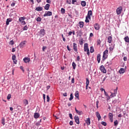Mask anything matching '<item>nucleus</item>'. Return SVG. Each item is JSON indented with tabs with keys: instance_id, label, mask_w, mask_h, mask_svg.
I'll use <instances>...</instances> for the list:
<instances>
[{
	"instance_id": "obj_26",
	"label": "nucleus",
	"mask_w": 129,
	"mask_h": 129,
	"mask_svg": "<svg viewBox=\"0 0 129 129\" xmlns=\"http://www.w3.org/2000/svg\"><path fill=\"white\" fill-rule=\"evenodd\" d=\"M124 40L126 43H129V38L128 36H126L124 38Z\"/></svg>"
},
{
	"instance_id": "obj_47",
	"label": "nucleus",
	"mask_w": 129,
	"mask_h": 129,
	"mask_svg": "<svg viewBox=\"0 0 129 129\" xmlns=\"http://www.w3.org/2000/svg\"><path fill=\"white\" fill-rule=\"evenodd\" d=\"M98 104H99V101L97 100L96 101V108L98 109Z\"/></svg>"
},
{
	"instance_id": "obj_25",
	"label": "nucleus",
	"mask_w": 129,
	"mask_h": 129,
	"mask_svg": "<svg viewBox=\"0 0 129 129\" xmlns=\"http://www.w3.org/2000/svg\"><path fill=\"white\" fill-rule=\"evenodd\" d=\"M49 8H50V5L49 4H46L45 7H44V9L45 10H46V11H48L49 10Z\"/></svg>"
},
{
	"instance_id": "obj_8",
	"label": "nucleus",
	"mask_w": 129,
	"mask_h": 129,
	"mask_svg": "<svg viewBox=\"0 0 129 129\" xmlns=\"http://www.w3.org/2000/svg\"><path fill=\"white\" fill-rule=\"evenodd\" d=\"M91 16H92V11L90 10L88 11L87 16L86 17L89 18V20H91Z\"/></svg>"
},
{
	"instance_id": "obj_7",
	"label": "nucleus",
	"mask_w": 129,
	"mask_h": 129,
	"mask_svg": "<svg viewBox=\"0 0 129 129\" xmlns=\"http://www.w3.org/2000/svg\"><path fill=\"white\" fill-rule=\"evenodd\" d=\"M95 30H96L97 31H98L99 29H100V26L98 23H95L94 25Z\"/></svg>"
},
{
	"instance_id": "obj_56",
	"label": "nucleus",
	"mask_w": 129,
	"mask_h": 129,
	"mask_svg": "<svg viewBox=\"0 0 129 129\" xmlns=\"http://www.w3.org/2000/svg\"><path fill=\"white\" fill-rule=\"evenodd\" d=\"M69 124L70 125H73V121H70V123H69Z\"/></svg>"
},
{
	"instance_id": "obj_53",
	"label": "nucleus",
	"mask_w": 129,
	"mask_h": 129,
	"mask_svg": "<svg viewBox=\"0 0 129 129\" xmlns=\"http://www.w3.org/2000/svg\"><path fill=\"white\" fill-rule=\"evenodd\" d=\"M19 22L22 23L23 22V21H24V20L22 18V17H20L19 19Z\"/></svg>"
},
{
	"instance_id": "obj_13",
	"label": "nucleus",
	"mask_w": 129,
	"mask_h": 129,
	"mask_svg": "<svg viewBox=\"0 0 129 129\" xmlns=\"http://www.w3.org/2000/svg\"><path fill=\"white\" fill-rule=\"evenodd\" d=\"M25 63H29L30 62V61H31V59L29 57H25L23 59Z\"/></svg>"
},
{
	"instance_id": "obj_18",
	"label": "nucleus",
	"mask_w": 129,
	"mask_h": 129,
	"mask_svg": "<svg viewBox=\"0 0 129 129\" xmlns=\"http://www.w3.org/2000/svg\"><path fill=\"white\" fill-rule=\"evenodd\" d=\"M100 54H98L97 56V60L98 61V63H100Z\"/></svg>"
},
{
	"instance_id": "obj_41",
	"label": "nucleus",
	"mask_w": 129,
	"mask_h": 129,
	"mask_svg": "<svg viewBox=\"0 0 129 129\" xmlns=\"http://www.w3.org/2000/svg\"><path fill=\"white\" fill-rule=\"evenodd\" d=\"M107 78V76H105V77L103 78V80L102 81V83H103L106 80V79Z\"/></svg>"
},
{
	"instance_id": "obj_21",
	"label": "nucleus",
	"mask_w": 129,
	"mask_h": 129,
	"mask_svg": "<svg viewBox=\"0 0 129 129\" xmlns=\"http://www.w3.org/2000/svg\"><path fill=\"white\" fill-rule=\"evenodd\" d=\"M23 103L25 106H26L27 104H29V101L27 99L23 100Z\"/></svg>"
},
{
	"instance_id": "obj_48",
	"label": "nucleus",
	"mask_w": 129,
	"mask_h": 129,
	"mask_svg": "<svg viewBox=\"0 0 129 129\" xmlns=\"http://www.w3.org/2000/svg\"><path fill=\"white\" fill-rule=\"evenodd\" d=\"M97 45H100V44L101 43V41H100V39L97 40Z\"/></svg>"
},
{
	"instance_id": "obj_20",
	"label": "nucleus",
	"mask_w": 129,
	"mask_h": 129,
	"mask_svg": "<svg viewBox=\"0 0 129 129\" xmlns=\"http://www.w3.org/2000/svg\"><path fill=\"white\" fill-rule=\"evenodd\" d=\"M35 11H37V12H41V11H43V7H37L35 9Z\"/></svg>"
},
{
	"instance_id": "obj_57",
	"label": "nucleus",
	"mask_w": 129,
	"mask_h": 129,
	"mask_svg": "<svg viewBox=\"0 0 129 129\" xmlns=\"http://www.w3.org/2000/svg\"><path fill=\"white\" fill-rule=\"evenodd\" d=\"M77 61H80V56H78L77 57Z\"/></svg>"
},
{
	"instance_id": "obj_11",
	"label": "nucleus",
	"mask_w": 129,
	"mask_h": 129,
	"mask_svg": "<svg viewBox=\"0 0 129 129\" xmlns=\"http://www.w3.org/2000/svg\"><path fill=\"white\" fill-rule=\"evenodd\" d=\"M86 123H87V125H90L91 121L90 118H87L85 120Z\"/></svg>"
},
{
	"instance_id": "obj_5",
	"label": "nucleus",
	"mask_w": 129,
	"mask_h": 129,
	"mask_svg": "<svg viewBox=\"0 0 129 129\" xmlns=\"http://www.w3.org/2000/svg\"><path fill=\"white\" fill-rule=\"evenodd\" d=\"M116 90H114V93H111V95H110V96H108V98L107 99V100H108V99H110V98H112V97H114V96H115V94L116 93Z\"/></svg>"
},
{
	"instance_id": "obj_45",
	"label": "nucleus",
	"mask_w": 129,
	"mask_h": 129,
	"mask_svg": "<svg viewBox=\"0 0 129 129\" xmlns=\"http://www.w3.org/2000/svg\"><path fill=\"white\" fill-rule=\"evenodd\" d=\"M46 99L47 102H49V101H50V97H49V95L46 96Z\"/></svg>"
},
{
	"instance_id": "obj_39",
	"label": "nucleus",
	"mask_w": 129,
	"mask_h": 129,
	"mask_svg": "<svg viewBox=\"0 0 129 129\" xmlns=\"http://www.w3.org/2000/svg\"><path fill=\"white\" fill-rule=\"evenodd\" d=\"M37 22H41L42 21V19L40 17H38L36 19Z\"/></svg>"
},
{
	"instance_id": "obj_43",
	"label": "nucleus",
	"mask_w": 129,
	"mask_h": 129,
	"mask_svg": "<svg viewBox=\"0 0 129 129\" xmlns=\"http://www.w3.org/2000/svg\"><path fill=\"white\" fill-rule=\"evenodd\" d=\"M80 45H83V39H81L79 41Z\"/></svg>"
},
{
	"instance_id": "obj_51",
	"label": "nucleus",
	"mask_w": 129,
	"mask_h": 129,
	"mask_svg": "<svg viewBox=\"0 0 129 129\" xmlns=\"http://www.w3.org/2000/svg\"><path fill=\"white\" fill-rule=\"evenodd\" d=\"M21 24H22V25H23V26H25V25H26V21L23 20V21L21 22Z\"/></svg>"
},
{
	"instance_id": "obj_4",
	"label": "nucleus",
	"mask_w": 129,
	"mask_h": 129,
	"mask_svg": "<svg viewBox=\"0 0 129 129\" xmlns=\"http://www.w3.org/2000/svg\"><path fill=\"white\" fill-rule=\"evenodd\" d=\"M101 72H102V73H106V70L105 69V68L104 67V66L103 65H101L100 67V68H99Z\"/></svg>"
},
{
	"instance_id": "obj_32",
	"label": "nucleus",
	"mask_w": 129,
	"mask_h": 129,
	"mask_svg": "<svg viewBox=\"0 0 129 129\" xmlns=\"http://www.w3.org/2000/svg\"><path fill=\"white\" fill-rule=\"evenodd\" d=\"M2 123L3 124V125H5V124H6V122H5V118L4 117L2 119Z\"/></svg>"
},
{
	"instance_id": "obj_59",
	"label": "nucleus",
	"mask_w": 129,
	"mask_h": 129,
	"mask_svg": "<svg viewBox=\"0 0 129 129\" xmlns=\"http://www.w3.org/2000/svg\"><path fill=\"white\" fill-rule=\"evenodd\" d=\"M67 48L68 51H71V49L69 47V45H67Z\"/></svg>"
},
{
	"instance_id": "obj_33",
	"label": "nucleus",
	"mask_w": 129,
	"mask_h": 129,
	"mask_svg": "<svg viewBox=\"0 0 129 129\" xmlns=\"http://www.w3.org/2000/svg\"><path fill=\"white\" fill-rule=\"evenodd\" d=\"M86 85H87H87H89V79H88V78H87L86 79Z\"/></svg>"
},
{
	"instance_id": "obj_2",
	"label": "nucleus",
	"mask_w": 129,
	"mask_h": 129,
	"mask_svg": "<svg viewBox=\"0 0 129 129\" xmlns=\"http://www.w3.org/2000/svg\"><path fill=\"white\" fill-rule=\"evenodd\" d=\"M39 33V36H40V37H44V36H45V35H46V32H45V29H41L40 30Z\"/></svg>"
},
{
	"instance_id": "obj_15",
	"label": "nucleus",
	"mask_w": 129,
	"mask_h": 129,
	"mask_svg": "<svg viewBox=\"0 0 129 129\" xmlns=\"http://www.w3.org/2000/svg\"><path fill=\"white\" fill-rule=\"evenodd\" d=\"M74 119L76 122V123H77V124H79L80 122H79V117L78 116H75L74 117Z\"/></svg>"
},
{
	"instance_id": "obj_58",
	"label": "nucleus",
	"mask_w": 129,
	"mask_h": 129,
	"mask_svg": "<svg viewBox=\"0 0 129 129\" xmlns=\"http://www.w3.org/2000/svg\"><path fill=\"white\" fill-rule=\"evenodd\" d=\"M104 94L105 96H106L108 97V96H108V94H107V93H106V92L105 91H104Z\"/></svg>"
},
{
	"instance_id": "obj_44",
	"label": "nucleus",
	"mask_w": 129,
	"mask_h": 129,
	"mask_svg": "<svg viewBox=\"0 0 129 129\" xmlns=\"http://www.w3.org/2000/svg\"><path fill=\"white\" fill-rule=\"evenodd\" d=\"M46 49H47V46H43V47H42V51L43 52H45V50H46Z\"/></svg>"
},
{
	"instance_id": "obj_36",
	"label": "nucleus",
	"mask_w": 129,
	"mask_h": 129,
	"mask_svg": "<svg viewBox=\"0 0 129 129\" xmlns=\"http://www.w3.org/2000/svg\"><path fill=\"white\" fill-rule=\"evenodd\" d=\"M101 124H102V125H104V126H106V125H107V123L105 122H104V121H102V122H101Z\"/></svg>"
},
{
	"instance_id": "obj_3",
	"label": "nucleus",
	"mask_w": 129,
	"mask_h": 129,
	"mask_svg": "<svg viewBox=\"0 0 129 129\" xmlns=\"http://www.w3.org/2000/svg\"><path fill=\"white\" fill-rule=\"evenodd\" d=\"M122 12V7H119V8H117L116 10V13L117 15H120Z\"/></svg>"
},
{
	"instance_id": "obj_22",
	"label": "nucleus",
	"mask_w": 129,
	"mask_h": 129,
	"mask_svg": "<svg viewBox=\"0 0 129 129\" xmlns=\"http://www.w3.org/2000/svg\"><path fill=\"white\" fill-rule=\"evenodd\" d=\"M119 73H120V74H123V73H124V69L121 68L119 71Z\"/></svg>"
},
{
	"instance_id": "obj_38",
	"label": "nucleus",
	"mask_w": 129,
	"mask_h": 129,
	"mask_svg": "<svg viewBox=\"0 0 129 129\" xmlns=\"http://www.w3.org/2000/svg\"><path fill=\"white\" fill-rule=\"evenodd\" d=\"M88 19H89V18L88 17L86 16V20H85L86 23H89V20Z\"/></svg>"
},
{
	"instance_id": "obj_17",
	"label": "nucleus",
	"mask_w": 129,
	"mask_h": 129,
	"mask_svg": "<svg viewBox=\"0 0 129 129\" xmlns=\"http://www.w3.org/2000/svg\"><path fill=\"white\" fill-rule=\"evenodd\" d=\"M12 18L7 19V21H6L7 26H9V25H10V23H11V22H12Z\"/></svg>"
},
{
	"instance_id": "obj_12",
	"label": "nucleus",
	"mask_w": 129,
	"mask_h": 129,
	"mask_svg": "<svg viewBox=\"0 0 129 129\" xmlns=\"http://www.w3.org/2000/svg\"><path fill=\"white\" fill-rule=\"evenodd\" d=\"M75 110L76 113H77V114H79V115H81V114H83V112H82V111H79L77 110L76 107H75Z\"/></svg>"
},
{
	"instance_id": "obj_40",
	"label": "nucleus",
	"mask_w": 129,
	"mask_h": 129,
	"mask_svg": "<svg viewBox=\"0 0 129 129\" xmlns=\"http://www.w3.org/2000/svg\"><path fill=\"white\" fill-rule=\"evenodd\" d=\"M28 26L27 25H26L24 27L23 30V31H27V30H28Z\"/></svg>"
},
{
	"instance_id": "obj_54",
	"label": "nucleus",
	"mask_w": 129,
	"mask_h": 129,
	"mask_svg": "<svg viewBox=\"0 0 129 129\" xmlns=\"http://www.w3.org/2000/svg\"><path fill=\"white\" fill-rule=\"evenodd\" d=\"M69 115V117H70L71 119H73V117H72V114L70 113Z\"/></svg>"
},
{
	"instance_id": "obj_60",
	"label": "nucleus",
	"mask_w": 129,
	"mask_h": 129,
	"mask_svg": "<svg viewBox=\"0 0 129 129\" xmlns=\"http://www.w3.org/2000/svg\"><path fill=\"white\" fill-rule=\"evenodd\" d=\"M87 54L88 55V56H89V55H90V52H89V50H87Z\"/></svg>"
},
{
	"instance_id": "obj_61",
	"label": "nucleus",
	"mask_w": 129,
	"mask_h": 129,
	"mask_svg": "<svg viewBox=\"0 0 129 129\" xmlns=\"http://www.w3.org/2000/svg\"><path fill=\"white\" fill-rule=\"evenodd\" d=\"M123 60H124V61H127V57H126V56H124L123 57Z\"/></svg>"
},
{
	"instance_id": "obj_28",
	"label": "nucleus",
	"mask_w": 129,
	"mask_h": 129,
	"mask_svg": "<svg viewBox=\"0 0 129 129\" xmlns=\"http://www.w3.org/2000/svg\"><path fill=\"white\" fill-rule=\"evenodd\" d=\"M72 66H73V69L74 70H75V69H76L77 65L74 61L72 63Z\"/></svg>"
},
{
	"instance_id": "obj_37",
	"label": "nucleus",
	"mask_w": 129,
	"mask_h": 129,
	"mask_svg": "<svg viewBox=\"0 0 129 129\" xmlns=\"http://www.w3.org/2000/svg\"><path fill=\"white\" fill-rule=\"evenodd\" d=\"M11 97H12V95H11V94H9L7 96V99H8V100H10Z\"/></svg>"
},
{
	"instance_id": "obj_23",
	"label": "nucleus",
	"mask_w": 129,
	"mask_h": 129,
	"mask_svg": "<svg viewBox=\"0 0 129 129\" xmlns=\"http://www.w3.org/2000/svg\"><path fill=\"white\" fill-rule=\"evenodd\" d=\"M75 97L78 99H79V92H78V91H76Z\"/></svg>"
},
{
	"instance_id": "obj_34",
	"label": "nucleus",
	"mask_w": 129,
	"mask_h": 129,
	"mask_svg": "<svg viewBox=\"0 0 129 129\" xmlns=\"http://www.w3.org/2000/svg\"><path fill=\"white\" fill-rule=\"evenodd\" d=\"M60 12L62 15H64L65 14V10L63 8H61Z\"/></svg>"
},
{
	"instance_id": "obj_10",
	"label": "nucleus",
	"mask_w": 129,
	"mask_h": 129,
	"mask_svg": "<svg viewBox=\"0 0 129 129\" xmlns=\"http://www.w3.org/2000/svg\"><path fill=\"white\" fill-rule=\"evenodd\" d=\"M73 49L75 50V52L78 53V50H77V44L75 43H73Z\"/></svg>"
},
{
	"instance_id": "obj_29",
	"label": "nucleus",
	"mask_w": 129,
	"mask_h": 129,
	"mask_svg": "<svg viewBox=\"0 0 129 129\" xmlns=\"http://www.w3.org/2000/svg\"><path fill=\"white\" fill-rule=\"evenodd\" d=\"M81 4L82 7H85L86 6V2L85 1H82Z\"/></svg>"
},
{
	"instance_id": "obj_62",
	"label": "nucleus",
	"mask_w": 129,
	"mask_h": 129,
	"mask_svg": "<svg viewBox=\"0 0 129 129\" xmlns=\"http://www.w3.org/2000/svg\"><path fill=\"white\" fill-rule=\"evenodd\" d=\"M113 48L114 47H110L109 48V49L110 50V51H112L113 50Z\"/></svg>"
},
{
	"instance_id": "obj_50",
	"label": "nucleus",
	"mask_w": 129,
	"mask_h": 129,
	"mask_svg": "<svg viewBox=\"0 0 129 129\" xmlns=\"http://www.w3.org/2000/svg\"><path fill=\"white\" fill-rule=\"evenodd\" d=\"M43 98L44 101H45L46 100V95H45V94H43Z\"/></svg>"
},
{
	"instance_id": "obj_27",
	"label": "nucleus",
	"mask_w": 129,
	"mask_h": 129,
	"mask_svg": "<svg viewBox=\"0 0 129 129\" xmlns=\"http://www.w3.org/2000/svg\"><path fill=\"white\" fill-rule=\"evenodd\" d=\"M80 28H83V26H84V23L83 22H79Z\"/></svg>"
},
{
	"instance_id": "obj_6",
	"label": "nucleus",
	"mask_w": 129,
	"mask_h": 129,
	"mask_svg": "<svg viewBox=\"0 0 129 129\" xmlns=\"http://www.w3.org/2000/svg\"><path fill=\"white\" fill-rule=\"evenodd\" d=\"M52 15V12L50 11L45 12V14L43 15V17H49Z\"/></svg>"
},
{
	"instance_id": "obj_55",
	"label": "nucleus",
	"mask_w": 129,
	"mask_h": 129,
	"mask_svg": "<svg viewBox=\"0 0 129 129\" xmlns=\"http://www.w3.org/2000/svg\"><path fill=\"white\" fill-rule=\"evenodd\" d=\"M16 5V3H12L11 4V6L12 7H15V6Z\"/></svg>"
},
{
	"instance_id": "obj_31",
	"label": "nucleus",
	"mask_w": 129,
	"mask_h": 129,
	"mask_svg": "<svg viewBox=\"0 0 129 129\" xmlns=\"http://www.w3.org/2000/svg\"><path fill=\"white\" fill-rule=\"evenodd\" d=\"M73 98H74V97L73 96V94L72 93L70 95V98H69V100L71 101V100H72Z\"/></svg>"
},
{
	"instance_id": "obj_64",
	"label": "nucleus",
	"mask_w": 129,
	"mask_h": 129,
	"mask_svg": "<svg viewBox=\"0 0 129 129\" xmlns=\"http://www.w3.org/2000/svg\"><path fill=\"white\" fill-rule=\"evenodd\" d=\"M74 82H75V79H74V78H73L72 79V83H74Z\"/></svg>"
},
{
	"instance_id": "obj_14",
	"label": "nucleus",
	"mask_w": 129,
	"mask_h": 129,
	"mask_svg": "<svg viewBox=\"0 0 129 129\" xmlns=\"http://www.w3.org/2000/svg\"><path fill=\"white\" fill-rule=\"evenodd\" d=\"M25 44H26V41H23L20 43L19 44L20 48H24V46H25Z\"/></svg>"
},
{
	"instance_id": "obj_42",
	"label": "nucleus",
	"mask_w": 129,
	"mask_h": 129,
	"mask_svg": "<svg viewBox=\"0 0 129 129\" xmlns=\"http://www.w3.org/2000/svg\"><path fill=\"white\" fill-rule=\"evenodd\" d=\"M10 45H14L15 44V42H14V40H11L9 42Z\"/></svg>"
},
{
	"instance_id": "obj_19",
	"label": "nucleus",
	"mask_w": 129,
	"mask_h": 129,
	"mask_svg": "<svg viewBox=\"0 0 129 129\" xmlns=\"http://www.w3.org/2000/svg\"><path fill=\"white\" fill-rule=\"evenodd\" d=\"M34 117V118H39V117H40V114L38 113H35Z\"/></svg>"
},
{
	"instance_id": "obj_63",
	"label": "nucleus",
	"mask_w": 129,
	"mask_h": 129,
	"mask_svg": "<svg viewBox=\"0 0 129 129\" xmlns=\"http://www.w3.org/2000/svg\"><path fill=\"white\" fill-rule=\"evenodd\" d=\"M46 3L47 4H51V0H46Z\"/></svg>"
},
{
	"instance_id": "obj_30",
	"label": "nucleus",
	"mask_w": 129,
	"mask_h": 129,
	"mask_svg": "<svg viewBox=\"0 0 129 129\" xmlns=\"http://www.w3.org/2000/svg\"><path fill=\"white\" fill-rule=\"evenodd\" d=\"M90 53H93V52H94V48H93V46L90 47Z\"/></svg>"
},
{
	"instance_id": "obj_1",
	"label": "nucleus",
	"mask_w": 129,
	"mask_h": 129,
	"mask_svg": "<svg viewBox=\"0 0 129 129\" xmlns=\"http://www.w3.org/2000/svg\"><path fill=\"white\" fill-rule=\"evenodd\" d=\"M108 57V50L106 49L104 52H103V58L102 59V63L103 62H104L106 59H107V57Z\"/></svg>"
},
{
	"instance_id": "obj_35",
	"label": "nucleus",
	"mask_w": 129,
	"mask_h": 129,
	"mask_svg": "<svg viewBox=\"0 0 129 129\" xmlns=\"http://www.w3.org/2000/svg\"><path fill=\"white\" fill-rule=\"evenodd\" d=\"M109 118H113V115L111 113H109Z\"/></svg>"
},
{
	"instance_id": "obj_52",
	"label": "nucleus",
	"mask_w": 129,
	"mask_h": 129,
	"mask_svg": "<svg viewBox=\"0 0 129 129\" xmlns=\"http://www.w3.org/2000/svg\"><path fill=\"white\" fill-rule=\"evenodd\" d=\"M67 4H69V5H71V0H67Z\"/></svg>"
},
{
	"instance_id": "obj_46",
	"label": "nucleus",
	"mask_w": 129,
	"mask_h": 129,
	"mask_svg": "<svg viewBox=\"0 0 129 129\" xmlns=\"http://www.w3.org/2000/svg\"><path fill=\"white\" fill-rule=\"evenodd\" d=\"M114 125H115V126L117 125V124H118V122L117 121V120H116L114 122Z\"/></svg>"
},
{
	"instance_id": "obj_49",
	"label": "nucleus",
	"mask_w": 129,
	"mask_h": 129,
	"mask_svg": "<svg viewBox=\"0 0 129 129\" xmlns=\"http://www.w3.org/2000/svg\"><path fill=\"white\" fill-rule=\"evenodd\" d=\"M16 59H17V56H16V55H14L12 56V60H16Z\"/></svg>"
},
{
	"instance_id": "obj_16",
	"label": "nucleus",
	"mask_w": 129,
	"mask_h": 129,
	"mask_svg": "<svg viewBox=\"0 0 129 129\" xmlns=\"http://www.w3.org/2000/svg\"><path fill=\"white\" fill-rule=\"evenodd\" d=\"M96 115L98 118V120H100V119H101V116H100V114H99V112H96Z\"/></svg>"
},
{
	"instance_id": "obj_24",
	"label": "nucleus",
	"mask_w": 129,
	"mask_h": 129,
	"mask_svg": "<svg viewBox=\"0 0 129 129\" xmlns=\"http://www.w3.org/2000/svg\"><path fill=\"white\" fill-rule=\"evenodd\" d=\"M111 42H112V37H111V36H109L108 37V43H111Z\"/></svg>"
},
{
	"instance_id": "obj_9",
	"label": "nucleus",
	"mask_w": 129,
	"mask_h": 129,
	"mask_svg": "<svg viewBox=\"0 0 129 129\" xmlns=\"http://www.w3.org/2000/svg\"><path fill=\"white\" fill-rule=\"evenodd\" d=\"M84 51L86 52L87 51L89 50V48H88V44L87 43H85L84 45Z\"/></svg>"
}]
</instances>
